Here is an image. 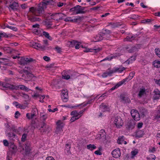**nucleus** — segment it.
<instances>
[{"label":"nucleus","instance_id":"1","mask_svg":"<svg viewBox=\"0 0 160 160\" xmlns=\"http://www.w3.org/2000/svg\"><path fill=\"white\" fill-rule=\"evenodd\" d=\"M46 8V4L42 2L40 3L37 7L30 8H29V12L33 15L39 16L44 13V10Z\"/></svg>","mask_w":160,"mask_h":160},{"label":"nucleus","instance_id":"2","mask_svg":"<svg viewBox=\"0 0 160 160\" xmlns=\"http://www.w3.org/2000/svg\"><path fill=\"white\" fill-rule=\"evenodd\" d=\"M3 87L11 90H18L20 89L26 91H28L29 89L24 85H16L11 84L7 82H4L2 84Z\"/></svg>","mask_w":160,"mask_h":160},{"label":"nucleus","instance_id":"3","mask_svg":"<svg viewBox=\"0 0 160 160\" xmlns=\"http://www.w3.org/2000/svg\"><path fill=\"white\" fill-rule=\"evenodd\" d=\"M85 7H82L78 5L70 9V11L74 12L75 14H84L86 13L87 11H84Z\"/></svg>","mask_w":160,"mask_h":160},{"label":"nucleus","instance_id":"4","mask_svg":"<svg viewBox=\"0 0 160 160\" xmlns=\"http://www.w3.org/2000/svg\"><path fill=\"white\" fill-rule=\"evenodd\" d=\"M114 122L116 127L118 128H120L123 124V122L120 116H117L115 118Z\"/></svg>","mask_w":160,"mask_h":160},{"label":"nucleus","instance_id":"5","mask_svg":"<svg viewBox=\"0 0 160 160\" xmlns=\"http://www.w3.org/2000/svg\"><path fill=\"white\" fill-rule=\"evenodd\" d=\"M131 113L135 121H138L140 119V114L137 110L132 109L131 111Z\"/></svg>","mask_w":160,"mask_h":160},{"label":"nucleus","instance_id":"6","mask_svg":"<svg viewBox=\"0 0 160 160\" xmlns=\"http://www.w3.org/2000/svg\"><path fill=\"white\" fill-rule=\"evenodd\" d=\"M31 45L36 49L41 50L46 49V46L45 45H41L40 44L35 42H31Z\"/></svg>","mask_w":160,"mask_h":160},{"label":"nucleus","instance_id":"7","mask_svg":"<svg viewBox=\"0 0 160 160\" xmlns=\"http://www.w3.org/2000/svg\"><path fill=\"white\" fill-rule=\"evenodd\" d=\"M135 124V122L134 120H130L126 125V128L128 130H132L134 128Z\"/></svg>","mask_w":160,"mask_h":160},{"label":"nucleus","instance_id":"8","mask_svg":"<svg viewBox=\"0 0 160 160\" xmlns=\"http://www.w3.org/2000/svg\"><path fill=\"white\" fill-rule=\"evenodd\" d=\"M40 124L41 125V128H42V129H41V132L42 133L47 131L48 132L50 131V128L49 125H47L43 122Z\"/></svg>","mask_w":160,"mask_h":160},{"label":"nucleus","instance_id":"9","mask_svg":"<svg viewBox=\"0 0 160 160\" xmlns=\"http://www.w3.org/2000/svg\"><path fill=\"white\" fill-rule=\"evenodd\" d=\"M62 95L61 96L62 99L64 102H67L68 100V91L67 89H64L62 91Z\"/></svg>","mask_w":160,"mask_h":160},{"label":"nucleus","instance_id":"10","mask_svg":"<svg viewBox=\"0 0 160 160\" xmlns=\"http://www.w3.org/2000/svg\"><path fill=\"white\" fill-rule=\"evenodd\" d=\"M65 16V15L62 13H55L52 15V17L55 18L57 21L58 20H62L64 19V17Z\"/></svg>","mask_w":160,"mask_h":160},{"label":"nucleus","instance_id":"11","mask_svg":"<svg viewBox=\"0 0 160 160\" xmlns=\"http://www.w3.org/2000/svg\"><path fill=\"white\" fill-rule=\"evenodd\" d=\"M70 44V47H73L74 46H75V48L76 49H78L79 48V46L81 43L78 42L76 40H73L72 41L69 42Z\"/></svg>","mask_w":160,"mask_h":160},{"label":"nucleus","instance_id":"12","mask_svg":"<svg viewBox=\"0 0 160 160\" xmlns=\"http://www.w3.org/2000/svg\"><path fill=\"white\" fill-rule=\"evenodd\" d=\"M25 154H28L31 150V147L30 142H27L24 145Z\"/></svg>","mask_w":160,"mask_h":160},{"label":"nucleus","instance_id":"13","mask_svg":"<svg viewBox=\"0 0 160 160\" xmlns=\"http://www.w3.org/2000/svg\"><path fill=\"white\" fill-rule=\"evenodd\" d=\"M113 157L115 158H118L121 155V152L119 148H117L114 150L112 152Z\"/></svg>","mask_w":160,"mask_h":160},{"label":"nucleus","instance_id":"14","mask_svg":"<svg viewBox=\"0 0 160 160\" xmlns=\"http://www.w3.org/2000/svg\"><path fill=\"white\" fill-rule=\"evenodd\" d=\"M81 19L80 17H78V18H75L73 19H72L71 17H68L66 18H65L64 20L66 22H78V20Z\"/></svg>","mask_w":160,"mask_h":160},{"label":"nucleus","instance_id":"15","mask_svg":"<svg viewBox=\"0 0 160 160\" xmlns=\"http://www.w3.org/2000/svg\"><path fill=\"white\" fill-rule=\"evenodd\" d=\"M101 49L102 48H94L93 49L85 48V50H84L83 51L84 52H93V51H94V52H97L100 51L101 50Z\"/></svg>","mask_w":160,"mask_h":160},{"label":"nucleus","instance_id":"16","mask_svg":"<svg viewBox=\"0 0 160 160\" xmlns=\"http://www.w3.org/2000/svg\"><path fill=\"white\" fill-rule=\"evenodd\" d=\"M154 94L153 97L154 100H157L160 97V92L158 89H156L154 92Z\"/></svg>","mask_w":160,"mask_h":160},{"label":"nucleus","instance_id":"17","mask_svg":"<svg viewBox=\"0 0 160 160\" xmlns=\"http://www.w3.org/2000/svg\"><path fill=\"white\" fill-rule=\"evenodd\" d=\"M135 72H131L129 74V76L127 78L121 81L122 82L123 81H124V82H123V83H124L126 82H128V81L130 80L133 78L135 75Z\"/></svg>","mask_w":160,"mask_h":160},{"label":"nucleus","instance_id":"18","mask_svg":"<svg viewBox=\"0 0 160 160\" xmlns=\"http://www.w3.org/2000/svg\"><path fill=\"white\" fill-rule=\"evenodd\" d=\"M9 7L13 10H16L18 7V3L15 2H13L9 6Z\"/></svg>","mask_w":160,"mask_h":160},{"label":"nucleus","instance_id":"19","mask_svg":"<svg viewBox=\"0 0 160 160\" xmlns=\"http://www.w3.org/2000/svg\"><path fill=\"white\" fill-rule=\"evenodd\" d=\"M103 34L102 33L98 34L96 35V36L94 38L95 40V42H98L102 40L103 38Z\"/></svg>","mask_w":160,"mask_h":160},{"label":"nucleus","instance_id":"20","mask_svg":"<svg viewBox=\"0 0 160 160\" xmlns=\"http://www.w3.org/2000/svg\"><path fill=\"white\" fill-rule=\"evenodd\" d=\"M140 112L141 116L143 117L147 115L148 113L147 110L142 108H140Z\"/></svg>","mask_w":160,"mask_h":160},{"label":"nucleus","instance_id":"21","mask_svg":"<svg viewBox=\"0 0 160 160\" xmlns=\"http://www.w3.org/2000/svg\"><path fill=\"white\" fill-rule=\"evenodd\" d=\"M9 146L10 150L13 153H15L16 152L17 150V147L13 143H10Z\"/></svg>","mask_w":160,"mask_h":160},{"label":"nucleus","instance_id":"22","mask_svg":"<svg viewBox=\"0 0 160 160\" xmlns=\"http://www.w3.org/2000/svg\"><path fill=\"white\" fill-rule=\"evenodd\" d=\"M144 134V132L141 130H138L136 132V137L139 138L142 137Z\"/></svg>","mask_w":160,"mask_h":160},{"label":"nucleus","instance_id":"23","mask_svg":"<svg viewBox=\"0 0 160 160\" xmlns=\"http://www.w3.org/2000/svg\"><path fill=\"white\" fill-rule=\"evenodd\" d=\"M9 60L8 59L2 58L0 60V63L3 65H7L8 64Z\"/></svg>","mask_w":160,"mask_h":160},{"label":"nucleus","instance_id":"24","mask_svg":"<svg viewBox=\"0 0 160 160\" xmlns=\"http://www.w3.org/2000/svg\"><path fill=\"white\" fill-rule=\"evenodd\" d=\"M44 23L45 25L47 28L49 29L52 28L51 27L52 25V22H50L49 20H47L44 22Z\"/></svg>","mask_w":160,"mask_h":160},{"label":"nucleus","instance_id":"25","mask_svg":"<svg viewBox=\"0 0 160 160\" xmlns=\"http://www.w3.org/2000/svg\"><path fill=\"white\" fill-rule=\"evenodd\" d=\"M43 2L46 4V6L48 5H53L55 3L54 0H44L43 1Z\"/></svg>","mask_w":160,"mask_h":160},{"label":"nucleus","instance_id":"26","mask_svg":"<svg viewBox=\"0 0 160 160\" xmlns=\"http://www.w3.org/2000/svg\"><path fill=\"white\" fill-rule=\"evenodd\" d=\"M123 82H124V81H123L122 82V81L119 82L115 86L112 87L111 89H110L109 90V91L110 92L111 91L114 90L116 88H118L120 86L123 84Z\"/></svg>","mask_w":160,"mask_h":160},{"label":"nucleus","instance_id":"27","mask_svg":"<svg viewBox=\"0 0 160 160\" xmlns=\"http://www.w3.org/2000/svg\"><path fill=\"white\" fill-rule=\"evenodd\" d=\"M153 65L154 67L157 68H160V61L158 60H155L153 62Z\"/></svg>","mask_w":160,"mask_h":160},{"label":"nucleus","instance_id":"28","mask_svg":"<svg viewBox=\"0 0 160 160\" xmlns=\"http://www.w3.org/2000/svg\"><path fill=\"white\" fill-rule=\"evenodd\" d=\"M8 137L10 140L12 141L14 140V138H15V137L16 136L15 134L13 133H8Z\"/></svg>","mask_w":160,"mask_h":160},{"label":"nucleus","instance_id":"29","mask_svg":"<svg viewBox=\"0 0 160 160\" xmlns=\"http://www.w3.org/2000/svg\"><path fill=\"white\" fill-rule=\"evenodd\" d=\"M124 140V138L123 136L120 137L117 140V143L118 144H122L123 143V141Z\"/></svg>","mask_w":160,"mask_h":160},{"label":"nucleus","instance_id":"30","mask_svg":"<svg viewBox=\"0 0 160 160\" xmlns=\"http://www.w3.org/2000/svg\"><path fill=\"white\" fill-rule=\"evenodd\" d=\"M126 68L124 67L122 68H114L115 72H118L119 73H121L123 71L125 70Z\"/></svg>","mask_w":160,"mask_h":160},{"label":"nucleus","instance_id":"31","mask_svg":"<svg viewBox=\"0 0 160 160\" xmlns=\"http://www.w3.org/2000/svg\"><path fill=\"white\" fill-rule=\"evenodd\" d=\"M42 33L43 35L46 38H47L50 40H52V38L49 36L48 33L45 31H43V32Z\"/></svg>","mask_w":160,"mask_h":160},{"label":"nucleus","instance_id":"32","mask_svg":"<svg viewBox=\"0 0 160 160\" xmlns=\"http://www.w3.org/2000/svg\"><path fill=\"white\" fill-rule=\"evenodd\" d=\"M57 127L61 128L62 129L64 124L61 121L59 120L57 122Z\"/></svg>","mask_w":160,"mask_h":160},{"label":"nucleus","instance_id":"33","mask_svg":"<svg viewBox=\"0 0 160 160\" xmlns=\"http://www.w3.org/2000/svg\"><path fill=\"white\" fill-rule=\"evenodd\" d=\"M87 147L88 149H90L91 151L96 148V147L93 144H90L87 145Z\"/></svg>","mask_w":160,"mask_h":160},{"label":"nucleus","instance_id":"34","mask_svg":"<svg viewBox=\"0 0 160 160\" xmlns=\"http://www.w3.org/2000/svg\"><path fill=\"white\" fill-rule=\"evenodd\" d=\"M71 148L70 145L69 144H67L66 145V148L65 149L66 151L67 152V153L69 154L70 153V149Z\"/></svg>","mask_w":160,"mask_h":160},{"label":"nucleus","instance_id":"35","mask_svg":"<svg viewBox=\"0 0 160 160\" xmlns=\"http://www.w3.org/2000/svg\"><path fill=\"white\" fill-rule=\"evenodd\" d=\"M155 52L157 56L160 58V48H156L155 49Z\"/></svg>","mask_w":160,"mask_h":160},{"label":"nucleus","instance_id":"36","mask_svg":"<svg viewBox=\"0 0 160 160\" xmlns=\"http://www.w3.org/2000/svg\"><path fill=\"white\" fill-rule=\"evenodd\" d=\"M29 19L31 22H34L35 21H40L41 20V18H30Z\"/></svg>","mask_w":160,"mask_h":160},{"label":"nucleus","instance_id":"37","mask_svg":"<svg viewBox=\"0 0 160 160\" xmlns=\"http://www.w3.org/2000/svg\"><path fill=\"white\" fill-rule=\"evenodd\" d=\"M23 58V60H24L27 63L33 62L34 60L31 58H24L22 57Z\"/></svg>","mask_w":160,"mask_h":160},{"label":"nucleus","instance_id":"38","mask_svg":"<svg viewBox=\"0 0 160 160\" xmlns=\"http://www.w3.org/2000/svg\"><path fill=\"white\" fill-rule=\"evenodd\" d=\"M147 158L148 160H155L156 159V156L153 154H150Z\"/></svg>","mask_w":160,"mask_h":160},{"label":"nucleus","instance_id":"39","mask_svg":"<svg viewBox=\"0 0 160 160\" xmlns=\"http://www.w3.org/2000/svg\"><path fill=\"white\" fill-rule=\"evenodd\" d=\"M39 29V28H35L33 30V32L34 34L36 35H39L40 34L41 32Z\"/></svg>","mask_w":160,"mask_h":160},{"label":"nucleus","instance_id":"40","mask_svg":"<svg viewBox=\"0 0 160 160\" xmlns=\"http://www.w3.org/2000/svg\"><path fill=\"white\" fill-rule=\"evenodd\" d=\"M8 37V35L5 32H0V39L2 38H7Z\"/></svg>","mask_w":160,"mask_h":160},{"label":"nucleus","instance_id":"41","mask_svg":"<svg viewBox=\"0 0 160 160\" xmlns=\"http://www.w3.org/2000/svg\"><path fill=\"white\" fill-rule=\"evenodd\" d=\"M136 36L135 35L131 37L128 36L126 37V39L128 41H131L132 40H134L136 38Z\"/></svg>","mask_w":160,"mask_h":160},{"label":"nucleus","instance_id":"42","mask_svg":"<svg viewBox=\"0 0 160 160\" xmlns=\"http://www.w3.org/2000/svg\"><path fill=\"white\" fill-rule=\"evenodd\" d=\"M102 32H102V33L103 34L104 36L107 34H109L111 33V31L110 30L106 29H103Z\"/></svg>","mask_w":160,"mask_h":160},{"label":"nucleus","instance_id":"43","mask_svg":"<svg viewBox=\"0 0 160 160\" xmlns=\"http://www.w3.org/2000/svg\"><path fill=\"white\" fill-rule=\"evenodd\" d=\"M139 16L135 14L132 15H131L129 18L134 20H137Z\"/></svg>","mask_w":160,"mask_h":160},{"label":"nucleus","instance_id":"44","mask_svg":"<svg viewBox=\"0 0 160 160\" xmlns=\"http://www.w3.org/2000/svg\"><path fill=\"white\" fill-rule=\"evenodd\" d=\"M81 116H80L79 117H77V116H73L71 118L70 121L71 122H74L75 120H76L77 119H78Z\"/></svg>","mask_w":160,"mask_h":160},{"label":"nucleus","instance_id":"45","mask_svg":"<svg viewBox=\"0 0 160 160\" xmlns=\"http://www.w3.org/2000/svg\"><path fill=\"white\" fill-rule=\"evenodd\" d=\"M145 92V90L144 89H141L138 93V96L140 97H141L143 95Z\"/></svg>","mask_w":160,"mask_h":160},{"label":"nucleus","instance_id":"46","mask_svg":"<svg viewBox=\"0 0 160 160\" xmlns=\"http://www.w3.org/2000/svg\"><path fill=\"white\" fill-rule=\"evenodd\" d=\"M62 131V129H61V128H60L57 127L55 132L57 134H58V133H60Z\"/></svg>","mask_w":160,"mask_h":160},{"label":"nucleus","instance_id":"47","mask_svg":"<svg viewBox=\"0 0 160 160\" xmlns=\"http://www.w3.org/2000/svg\"><path fill=\"white\" fill-rule=\"evenodd\" d=\"M27 62L25 61H24V60H23V58L22 57L21 61L20 62V64L24 65L27 64Z\"/></svg>","mask_w":160,"mask_h":160},{"label":"nucleus","instance_id":"48","mask_svg":"<svg viewBox=\"0 0 160 160\" xmlns=\"http://www.w3.org/2000/svg\"><path fill=\"white\" fill-rule=\"evenodd\" d=\"M54 49L57 51L58 53H61L62 52L61 48L59 47L58 46H56L55 48Z\"/></svg>","mask_w":160,"mask_h":160},{"label":"nucleus","instance_id":"49","mask_svg":"<svg viewBox=\"0 0 160 160\" xmlns=\"http://www.w3.org/2000/svg\"><path fill=\"white\" fill-rule=\"evenodd\" d=\"M6 27L8 28L11 29L13 30L14 31H17V29L15 27L10 26L8 25H6Z\"/></svg>","mask_w":160,"mask_h":160},{"label":"nucleus","instance_id":"50","mask_svg":"<svg viewBox=\"0 0 160 160\" xmlns=\"http://www.w3.org/2000/svg\"><path fill=\"white\" fill-rule=\"evenodd\" d=\"M42 122H36L35 124L34 127H35L37 128H41V125L40 123Z\"/></svg>","mask_w":160,"mask_h":160},{"label":"nucleus","instance_id":"51","mask_svg":"<svg viewBox=\"0 0 160 160\" xmlns=\"http://www.w3.org/2000/svg\"><path fill=\"white\" fill-rule=\"evenodd\" d=\"M71 114L72 115H73L74 116H77V117H78V112L77 111L75 110L72 111L71 112Z\"/></svg>","mask_w":160,"mask_h":160},{"label":"nucleus","instance_id":"52","mask_svg":"<svg viewBox=\"0 0 160 160\" xmlns=\"http://www.w3.org/2000/svg\"><path fill=\"white\" fill-rule=\"evenodd\" d=\"M27 137V134L25 133L23 134L22 136V137L21 138V141L22 142H24L26 140Z\"/></svg>","mask_w":160,"mask_h":160},{"label":"nucleus","instance_id":"53","mask_svg":"<svg viewBox=\"0 0 160 160\" xmlns=\"http://www.w3.org/2000/svg\"><path fill=\"white\" fill-rule=\"evenodd\" d=\"M16 106H18V107L20 108L21 109H25L26 107L25 106L22 105L21 104H18V105H16Z\"/></svg>","mask_w":160,"mask_h":160},{"label":"nucleus","instance_id":"54","mask_svg":"<svg viewBox=\"0 0 160 160\" xmlns=\"http://www.w3.org/2000/svg\"><path fill=\"white\" fill-rule=\"evenodd\" d=\"M120 98L123 101H124L126 102L128 98H125L124 96L123 95H120Z\"/></svg>","mask_w":160,"mask_h":160},{"label":"nucleus","instance_id":"55","mask_svg":"<svg viewBox=\"0 0 160 160\" xmlns=\"http://www.w3.org/2000/svg\"><path fill=\"white\" fill-rule=\"evenodd\" d=\"M136 49V48L135 47H132L130 49H129L128 50V51L130 53H132L135 51Z\"/></svg>","mask_w":160,"mask_h":160},{"label":"nucleus","instance_id":"56","mask_svg":"<svg viewBox=\"0 0 160 160\" xmlns=\"http://www.w3.org/2000/svg\"><path fill=\"white\" fill-rule=\"evenodd\" d=\"M62 78L64 79L68 80L70 78V76L69 75L64 74L62 75Z\"/></svg>","mask_w":160,"mask_h":160},{"label":"nucleus","instance_id":"57","mask_svg":"<svg viewBox=\"0 0 160 160\" xmlns=\"http://www.w3.org/2000/svg\"><path fill=\"white\" fill-rule=\"evenodd\" d=\"M109 24L111 25L112 26V28L117 27L118 26V25L117 23H110Z\"/></svg>","mask_w":160,"mask_h":160},{"label":"nucleus","instance_id":"58","mask_svg":"<svg viewBox=\"0 0 160 160\" xmlns=\"http://www.w3.org/2000/svg\"><path fill=\"white\" fill-rule=\"evenodd\" d=\"M20 114L19 113V112L17 111L16 112L15 114V118H17L20 116Z\"/></svg>","mask_w":160,"mask_h":160},{"label":"nucleus","instance_id":"59","mask_svg":"<svg viewBox=\"0 0 160 160\" xmlns=\"http://www.w3.org/2000/svg\"><path fill=\"white\" fill-rule=\"evenodd\" d=\"M143 123L142 122H139L138 124L137 127L138 129L141 128L143 125Z\"/></svg>","mask_w":160,"mask_h":160},{"label":"nucleus","instance_id":"60","mask_svg":"<svg viewBox=\"0 0 160 160\" xmlns=\"http://www.w3.org/2000/svg\"><path fill=\"white\" fill-rule=\"evenodd\" d=\"M44 60L46 61H48L50 60V58L49 57L47 56H45L43 57Z\"/></svg>","mask_w":160,"mask_h":160},{"label":"nucleus","instance_id":"61","mask_svg":"<svg viewBox=\"0 0 160 160\" xmlns=\"http://www.w3.org/2000/svg\"><path fill=\"white\" fill-rule=\"evenodd\" d=\"M3 142L4 146H7L8 145L9 143L7 140H4L3 141Z\"/></svg>","mask_w":160,"mask_h":160},{"label":"nucleus","instance_id":"62","mask_svg":"<svg viewBox=\"0 0 160 160\" xmlns=\"http://www.w3.org/2000/svg\"><path fill=\"white\" fill-rule=\"evenodd\" d=\"M41 117L42 120H45L47 118V115L45 114V115H43L42 116L41 115Z\"/></svg>","mask_w":160,"mask_h":160},{"label":"nucleus","instance_id":"63","mask_svg":"<svg viewBox=\"0 0 160 160\" xmlns=\"http://www.w3.org/2000/svg\"><path fill=\"white\" fill-rule=\"evenodd\" d=\"M54 66V64H52L49 65H48L46 66V68H53Z\"/></svg>","mask_w":160,"mask_h":160},{"label":"nucleus","instance_id":"64","mask_svg":"<svg viewBox=\"0 0 160 160\" xmlns=\"http://www.w3.org/2000/svg\"><path fill=\"white\" fill-rule=\"evenodd\" d=\"M46 160H55L51 156H49L46 159Z\"/></svg>","mask_w":160,"mask_h":160}]
</instances>
